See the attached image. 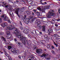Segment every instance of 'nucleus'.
I'll return each instance as SVG.
<instances>
[{"label": "nucleus", "instance_id": "obj_1", "mask_svg": "<svg viewBox=\"0 0 60 60\" xmlns=\"http://www.w3.org/2000/svg\"><path fill=\"white\" fill-rule=\"evenodd\" d=\"M15 28L16 30L15 31V32H13V34H15L18 38H20L21 40L22 41L23 43L25 44L26 43V42L25 41H27V40H26V37H23V35H20V31L19 30H18L17 28Z\"/></svg>", "mask_w": 60, "mask_h": 60}, {"label": "nucleus", "instance_id": "obj_2", "mask_svg": "<svg viewBox=\"0 0 60 60\" xmlns=\"http://www.w3.org/2000/svg\"><path fill=\"white\" fill-rule=\"evenodd\" d=\"M15 10H16V11H15V13H16V14H17L18 16L19 17V18H20L19 17V15H18L19 14V11L20 12H22L23 11V9L22 8H18L17 9H15Z\"/></svg>", "mask_w": 60, "mask_h": 60}, {"label": "nucleus", "instance_id": "obj_3", "mask_svg": "<svg viewBox=\"0 0 60 60\" xmlns=\"http://www.w3.org/2000/svg\"><path fill=\"white\" fill-rule=\"evenodd\" d=\"M54 15V13L51 12H49L47 14L46 16L48 18H50V16H52Z\"/></svg>", "mask_w": 60, "mask_h": 60}, {"label": "nucleus", "instance_id": "obj_4", "mask_svg": "<svg viewBox=\"0 0 60 60\" xmlns=\"http://www.w3.org/2000/svg\"><path fill=\"white\" fill-rule=\"evenodd\" d=\"M11 33H10V32L8 31H7L6 32V34L7 35H8V36L7 37V38L8 39H9L11 38V36H9V35H10Z\"/></svg>", "mask_w": 60, "mask_h": 60}, {"label": "nucleus", "instance_id": "obj_5", "mask_svg": "<svg viewBox=\"0 0 60 60\" xmlns=\"http://www.w3.org/2000/svg\"><path fill=\"white\" fill-rule=\"evenodd\" d=\"M48 56V54H43L41 56V57H45V58L46 59H47V60H49L50 59V58L49 57H48V58H46V56Z\"/></svg>", "mask_w": 60, "mask_h": 60}, {"label": "nucleus", "instance_id": "obj_6", "mask_svg": "<svg viewBox=\"0 0 60 60\" xmlns=\"http://www.w3.org/2000/svg\"><path fill=\"white\" fill-rule=\"evenodd\" d=\"M7 28L9 30H11L14 29V28L12 27V26L11 24L9 25V26L7 27Z\"/></svg>", "mask_w": 60, "mask_h": 60}, {"label": "nucleus", "instance_id": "obj_7", "mask_svg": "<svg viewBox=\"0 0 60 60\" xmlns=\"http://www.w3.org/2000/svg\"><path fill=\"white\" fill-rule=\"evenodd\" d=\"M5 18H4V20H5V21H7V20H8V22H9V23H11V21H10V19H8V18L7 17V16L6 15H5Z\"/></svg>", "mask_w": 60, "mask_h": 60}, {"label": "nucleus", "instance_id": "obj_8", "mask_svg": "<svg viewBox=\"0 0 60 60\" xmlns=\"http://www.w3.org/2000/svg\"><path fill=\"white\" fill-rule=\"evenodd\" d=\"M41 52H42V50L41 49H37L36 51V52L37 53H39Z\"/></svg>", "mask_w": 60, "mask_h": 60}, {"label": "nucleus", "instance_id": "obj_9", "mask_svg": "<svg viewBox=\"0 0 60 60\" xmlns=\"http://www.w3.org/2000/svg\"><path fill=\"white\" fill-rule=\"evenodd\" d=\"M7 23H2L1 24V26H2L3 27H4L5 26H7Z\"/></svg>", "mask_w": 60, "mask_h": 60}, {"label": "nucleus", "instance_id": "obj_10", "mask_svg": "<svg viewBox=\"0 0 60 60\" xmlns=\"http://www.w3.org/2000/svg\"><path fill=\"white\" fill-rule=\"evenodd\" d=\"M37 9L38 10H39L40 11H42L43 12H44V10L42 8L41 9L40 8V7H39Z\"/></svg>", "mask_w": 60, "mask_h": 60}, {"label": "nucleus", "instance_id": "obj_11", "mask_svg": "<svg viewBox=\"0 0 60 60\" xmlns=\"http://www.w3.org/2000/svg\"><path fill=\"white\" fill-rule=\"evenodd\" d=\"M45 41H49V39H48V36L47 35H45Z\"/></svg>", "mask_w": 60, "mask_h": 60}, {"label": "nucleus", "instance_id": "obj_12", "mask_svg": "<svg viewBox=\"0 0 60 60\" xmlns=\"http://www.w3.org/2000/svg\"><path fill=\"white\" fill-rule=\"evenodd\" d=\"M52 32V30L51 29H49L48 30V32L49 34H50Z\"/></svg>", "mask_w": 60, "mask_h": 60}, {"label": "nucleus", "instance_id": "obj_13", "mask_svg": "<svg viewBox=\"0 0 60 60\" xmlns=\"http://www.w3.org/2000/svg\"><path fill=\"white\" fill-rule=\"evenodd\" d=\"M45 9H49L50 8L49 6H45L44 7Z\"/></svg>", "mask_w": 60, "mask_h": 60}, {"label": "nucleus", "instance_id": "obj_14", "mask_svg": "<svg viewBox=\"0 0 60 60\" xmlns=\"http://www.w3.org/2000/svg\"><path fill=\"white\" fill-rule=\"evenodd\" d=\"M35 22L36 23H38L39 24L40 23V20L38 19L37 20L35 21Z\"/></svg>", "mask_w": 60, "mask_h": 60}, {"label": "nucleus", "instance_id": "obj_15", "mask_svg": "<svg viewBox=\"0 0 60 60\" xmlns=\"http://www.w3.org/2000/svg\"><path fill=\"white\" fill-rule=\"evenodd\" d=\"M11 52H13L14 54H15V51H14V48H12L11 49Z\"/></svg>", "mask_w": 60, "mask_h": 60}, {"label": "nucleus", "instance_id": "obj_16", "mask_svg": "<svg viewBox=\"0 0 60 60\" xmlns=\"http://www.w3.org/2000/svg\"><path fill=\"white\" fill-rule=\"evenodd\" d=\"M42 30L43 31H45V26H42Z\"/></svg>", "mask_w": 60, "mask_h": 60}, {"label": "nucleus", "instance_id": "obj_17", "mask_svg": "<svg viewBox=\"0 0 60 60\" xmlns=\"http://www.w3.org/2000/svg\"><path fill=\"white\" fill-rule=\"evenodd\" d=\"M27 30H28L27 29H25L23 31L24 33H25L26 34V33L27 32Z\"/></svg>", "mask_w": 60, "mask_h": 60}, {"label": "nucleus", "instance_id": "obj_18", "mask_svg": "<svg viewBox=\"0 0 60 60\" xmlns=\"http://www.w3.org/2000/svg\"><path fill=\"white\" fill-rule=\"evenodd\" d=\"M15 54H14V55H16L18 53H19V51L18 50H16L15 51Z\"/></svg>", "mask_w": 60, "mask_h": 60}, {"label": "nucleus", "instance_id": "obj_19", "mask_svg": "<svg viewBox=\"0 0 60 60\" xmlns=\"http://www.w3.org/2000/svg\"><path fill=\"white\" fill-rule=\"evenodd\" d=\"M6 4H7V3H6L4 4V5H5V7H6V8H7L8 9H9L8 8V7H9V6H8V5L6 6Z\"/></svg>", "mask_w": 60, "mask_h": 60}, {"label": "nucleus", "instance_id": "obj_20", "mask_svg": "<svg viewBox=\"0 0 60 60\" xmlns=\"http://www.w3.org/2000/svg\"><path fill=\"white\" fill-rule=\"evenodd\" d=\"M5 16H6V15H1V17L2 18V19H3L4 18V17H5Z\"/></svg>", "mask_w": 60, "mask_h": 60}, {"label": "nucleus", "instance_id": "obj_21", "mask_svg": "<svg viewBox=\"0 0 60 60\" xmlns=\"http://www.w3.org/2000/svg\"><path fill=\"white\" fill-rule=\"evenodd\" d=\"M1 39H3V40H4V41H6V40H5V38H4V37H3V36H1Z\"/></svg>", "mask_w": 60, "mask_h": 60}, {"label": "nucleus", "instance_id": "obj_22", "mask_svg": "<svg viewBox=\"0 0 60 60\" xmlns=\"http://www.w3.org/2000/svg\"><path fill=\"white\" fill-rule=\"evenodd\" d=\"M26 12L28 15H30V12H29L28 11H26Z\"/></svg>", "mask_w": 60, "mask_h": 60}, {"label": "nucleus", "instance_id": "obj_23", "mask_svg": "<svg viewBox=\"0 0 60 60\" xmlns=\"http://www.w3.org/2000/svg\"><path fill=\"white\" fill-rule=\"evenodd\" d=\"M42 1V0H41L40 1V3H41V4H42V5H44V3H42V2H41Z\"/></svg>", "mask_w": 60, "mask_h": 60}, {"label": "nucleus", "instance_id": "obj_24", "mask_svg": "<svg viewBox=\"0 0 60 60\" xmlns=\"http://www.w3.org/2000/svg\"><path fill=\"white\" fill-rule=\"evenodd\" d=\"M51 52L53 55H55V54H56V53H55V52L53 50H52L51 51Z\"/></svg>", "mask_w": 60, "mask_h": 60}, {"label": "nucleus", "instance_id": "obj_25", "mask_svg": "<svg viewBox=\"0 0 60 60\" xmlns=\"http://www.w3.org/2000/svg\"><path fill=\"white\" fill-rule=\"evenodd\" d=\"M37 14L39 16H40V14H41V13L39 12H37Z\"/></svg>", "mask_w": 60, "mask_h": 60}, {"label": "nucleus", "instance_id": "obj_26", "mask_svg": "<svg viewBox=\"0 0 60 60\" xmlns=\"http://www.w3.org/2000/svg\"><path fill=\"white\" fill-rule=\"evenodd\" d=\"M8 48L9 49H11V46H8Z\"/></svg>", "mask_w": 60, "mask_h": 60}, {"label": "nucleus", "instance_id": "obj_27", "mask_svg": "<svg viewBox=\"0 0 60 60\" xmlns=\"http://www.w3.org/2000/svg\"><path fill=\"white\" fill-rule=\"evenodd\" d=\"M53 41V42H54V44L55 45H56V46H57V44H56L55 43V42H54V41L53 40H52Z\"/></svg>", "mask_w": 60, "mask_h": 60}, {"label": "nucleus", "instance_id": "obj_28", "mask_svg": "<svg viewBox=\"0 0 60 60\" xmlns=\"http://www.w3.org/2000/svg\"><path fill=\"white\" fill-rule=\"evenodd\" d=\"M16 44L17 45L19 44V45H20L21 44V43H19V42H17L16 43Z\"/></svg>", "mask_w": 60, "mask_h": 60}, {"label": "nucleus", "instance_id": "obj_29", "mask_svg": "<svg viewBox=\"0 0 60 60\" xmlns=\"http://www.w3.org/2000/svg\"><path fill=\"white\" fill-rule=\"evenodd\" d=\"M8 57L9 58V60H12V59H11V58L10 56H8Z\"/></svg>", "mask_w": 60, "mask_h": 60}, {"label": "nucleus", "instance_id": "obj_30", "mask_svg": "<svg viewBox=\"0 0 60 60\" xmlns=\"http://www.w3.org/2000/svg\"><path fill=\"white\" fill-rule=\"evenodd\" d=\"M52 21H56V19L55 18H53L52 20Z\"/></svg>", "mask_w": 60, "mask_h": 60}, {"label": "nucleus", "instance_id": "obj_31", "mask_svg": "<svg viewBox=\"0 0 60 60\" xmlns=\"http://www.w3.org/2000/svg\"><path fill=\"white\" fill-rule=\"evenodd\" d=\"M29 22H30V21H29V20H28L27 21H26V24H28Z\"/></svg>", "mask_w": 60, "mask_h": 60}, {"label": "nucleus", "instance_id": "obj_32", "mask_svg": "<svg viewBox=\"0 0 60 60\" xmlns=\"http://www.w3.org/2000/svg\"><path fill=\"white\" fill-rule=\"evenodd\" d=\"M34 20H35V19H32V20L31 21V22H33V21H34Z\"/></svg>", "mask_w": 60, "mask_h": 60}, {"label": "nucleus", "instance_id": "obj_33", "mask_svg": "<svg viewBox=\"0 0 60 60\" xmlns=\"http://www.w3.org/2000/svg\"><path fill=\"white\" fill-rule=\"evenodd\" d=\"M19 57L20 59H21V56L20 55L19 56Z\"/></svg>", "mask_w": 60, "mask_h": 60}, {"label": "nucleus", "instance_id": "obj_34", "mask_svg": "<svg viewBox=\"0 0 60 60\" xmlns=\"http://www.w3.org/2000/svg\"><path fill=\"white\" fill-rule=\"evenodd\" d=\"M21 29L22 30H24V28L22 27H21Z\"/></svg>", "mask_w": 60, "mask_h": 60}, {"label": "nucleus", "instance_id": "obj_35", "mask_svg": "<svg viewBox=\"0 0 60 60\" xmlns=\"http://www.w3.org/2000/svg\"><path fill=\"white\" fill-rule=\"evenodd\" d=\"M55 25L56 26H58V25L56 24H55Z\"/></svg>", "mask_w": 60, "mask_h": 60}, {"label": "nucleus", "instance_id": "obj_36", "mask_svg": "<svg viewBox=\"0 0 60 60\" xmlns=\"http://www.w3.org/2000/svg\"><path fill=\"white\" fill-rule=\"evenodd\" d=\"M58 12H59V13H60V9H59Z\"/></svg>", "mask_w": 60, "mask_h": 60}, {"label": "nucleus", "instance_id": "obj_37", "mask_svg": "<svg viewBox=\"0 0 60 60\" xmlns=\"http://www.w3.org/2000/svg\"><path fill=\"white\" fill-rule=\"evenodd\" d=\"M54 46H52V49H54Z\"/></svg>", "mask_w": 60, "mask_h": 60}, {"label": "nucleus", "instance_id": "obj_38", "mask_svg": "<svg viewBox=\"0 0 60 60\" xmlns=\"http://www.w3.org/2000/svg\"><path fill=\"white\" fill-rule=\"evenodd\" d=\"M25 56H26V55H25V56H24V57L23 58V56H22V58H23V59L25 58Z\"/></svg>", "mask_w": 60, "mask_h": 60}, {"label": "nucleus", "instance_id": "obj_39", "mask_svg": "<svg viewBox=\"0 0 60 60\" xmlns=\"http://www.w3.org/2000/svg\"><path fill=\"white\" fill-rule=\"evenodd\" d=\"M56 34H55L53 36L54 37H56Z\"/></svg>", "mask_w": 60, "mask_h": 60}, {"label": "nucleus", "instance_id": "obj_40", "mask_svg": "<svg viewBox=\"0 0 60 60\" xmlns=\"http://www.w3.org/2000/svg\"><path fill=\"white\" fill-rule=\"evenodd\" d=\"M30 17V18L31 19H33V16H31Z\"/></svg>", "mask_w": 60, "mask_h": 60}, {"label": "nucleus", "instance_id": "obj_41", "mask_svg": "<svg viewBox=\"0 0 60 60\" xmlns=\"http://www.w3.org/2000/svg\"><path fill=\"white\" fill-rule=\"evenodd\" d=\"M54 29H55V30H57V28H56V27H55L54 28Z\"/></svg>", "mask_w": 60, "mask_h": 60}, {"label": "nucleus", "instance_id": "obj_42", "mask_svg": "<svg viewBox=\"0 0 60 60\" xmlns=\"http://www.w3.org/2000/svg\"><path fill=\"white\" fill-rule=\"evenodd\" d=\"M5 55H6V56H7L8 55V54L7 53H6Z\"/></svg>", "mask_w": 60, "mask_h": 60}, {"label": "nucleus", "instance_id": "obj_43", "mask_svg": "<svg viewBox=\"0 0 60 60\" xmlns=\"http://www.w3.org/2000/svg\"><path fill=\"white\" fill-rule=\"evenodd\" d=\"M10 14L11 15H13V13H12V15L11 14V12H10Z\"/></svg>", "mask_w": 60, "mask_h": 60}, {"label": "nucleus", "instance_id": "obj_44", "mask_svg": "<svg viewBox=\"0 0 60 60\" xmlns=\"http://www.w3.org/2000/svg\"><path fill=\"white\" fill-rule=\"evenodd\" d=\"M14 40H15V41H17V39H15Z\"/></svg>", "mask_w": 60, "mask_h": 60}, {"label": "nucleus", "instance_id": "obj_45", "mask_svg": "<svg viewBox=\"0 0 60 60\" xmlns=\"http://www.w3.org/2000/svg\"><path fill=\"white\" fill-rule=\"evenodd\" d=\"M25 18H26V15H25L24 17V19H25Z\"/></svg>", "mask_w": 60, "mask_h": 60}, {"label": "nucleus", "instance_id": "obj_46", "mask_svg": "<svg viewBox=\"0 0 60 60\" xmlns=\"http://www.w3.org/2000/svg\"><path fill=\"white\" fill-rule=\"evenodd\" d=\"M42 34V33H41V32H39V34Z\"/></svg>", "mask_w": 60, "mask_h": 60}, {"label": "nucleus", "instance_id": "obj_47", "mask_svg": "<svg viewBox=\"0 0 60 60\" xmlns=\"http://www.w3.org/2000/svg\"><path fill=\"white\" fill-rule=\"evenodd\" d=\"M20 24L21 25H22V23H21V22H20Z\"/></svg>", "mask_w": 60, "mask_h": 60}, {"label": "nucleus", "instance_id": "obj_48", "mask_svg": "<svg viewBox=\"0 0 60 60\" xmlns=\"http://www.w3.org/2000/svg\"><path fill=\"white\" fill-rule=\"evenodd\" d=\"M1 21H2V19H1V18H0V22Z\"/></svg>", "mask_w": 60, "mask_h": 60}, {"label": "nucleus", "instance_id": "obj_49", "mask_svg": "<svg viewBox=\"0 0 60 60\" xmlns=\"http://www.w3.org/2000/svg\"><path fill=\"white\" fill-rule=\"evenodd\" d=\"M2 4H4V2H3Z\"/></svg>", "mask_w": 60, "mask_h": 60}, {"label": "nucleus", "instance_id": "obj_50", "mask_svg": "<svg viewBox=\"0 0 60 60\" xmlns=\"http://www.w3.org/2000/svg\"><path fill=\"white\" fill-rule=\"evenodd\" d=\"M59 50H60V46L59 48Z\"/></svg>", "mask_w": 60, "mask_h": 60}, {"label": "nucleus", "instance_id": "obj_51", "mask_svg": "<svg viewBox=\"0 0 60 60\" xmlns=\"http://www.w3.org/2000/svg\"><path fill=\"white\" fill-rule=\"evenodd\" d=\"M49 39H51V38H52L51 37H49Z\"/></svg>", "mask_w": 60, "mask_h": 60}, {"label": "nucleus", "instance_id": "obj_52", "mask_svg": "<svg viewBox=\"0 0 60 60\" xmlns=\"http://www.w3.org/2000/svg\"><path fill=\"white\" fill-rule=\"evenodd\" d=\"M34 32H35V34H36V31L35 30H34Z\"/></svg>", "mask_w": 60, "mask_h": 60}, {"label": "nucleus", "instance_id": "obj_53", "mask_svg": "<svg viewBox=\"0 0 60 60\" xmlns=\"http://www.w3.org/2000/svg\"><path fill=\"white\" fill-rule=\"evenodd\" d=\"M60 20V19H58V20H57V21H59V20Z\"/></svg>", "mask_w": 60, "mask_h": 60}, {"label": "nucleus", "instance_id": "obj_54", "mask_svg": "<svg viewBox=\"0 0 60 60\" xmlns=\"http://www.w3.org/2000/svg\"><path fill=\"white\" fill-rule=\"evenodd\" d=\"M51 23H52V24H53V22H51Z\"/></svg>", "mask_w": 60, "mask_h": 60}, {"label": "nucleus", "instance_id": "obj_55", "mask_svg": "<svg viewBox=\"0 0 60 60\" xmlns=\"http://www.w3.org/2000/svg\"><path fill=\"white\" fill-rule=\"evenodd\" d=\"M32 15H34V13H32Z\"/></svg>", "mask_w": 60, "mask_h": 60}, {"label": "nucleus", "instance_id": "obj_56", "mask_svg": "<svg viewBox=\"0 0 60 60\" xmlns=\"http://www.w3.org/2000/svg\"><path fill=\"white\" fill-rule=\"evenodd\" d=\"M59 38H58V39H60V37H59Z\"/></svg>", "mask_w": 60, "mask_h": 60}, {"label": "nucleus", "instance_id": "obj_57", "mask_svg": "<svg viewBox=\"0 0 60 60\" xmlns=\"http://www.w3.org/2000/svg\"><path fill=\"white\" fill-rule=\"evenodd\" d=\"M52 12H54V10H52Z\"/></svg>", "mask_w": 60, "mask_h": 60}, {"label": "nucleus", "instance_id": "obj_58", "mask_svg": "<svg viewBox=\"0 0 60 60\" xmlns=\"http://www.w3.org/2000/svg\"><path fill=\"white\" fill-rule=\"evenodd\" d=\"M45 4H47V3H46V2H45Z\"/></svg>", "mask_w": 60, "mask_h": 60}, {"label": "nucleus", "instance_id": "obj_59", "mask_svg": "<svg viewBox=\"0 0 60 60\" xmlns=\"http://www.w3.org/2000/svg\"><path fill=\"white\" fill-rule=\"evenodd\" d=\"M32 60L31 59H29V60Z\"/></svg>", "mask_w": 60, "mask_h": 60}, {"label": "nucleus", "instance_id": "obj_60", "mask_svg": "<svg viewBox=\"0 0 60 60\" xmlns=\"http://www.w3.org/2000/svg\"><path fill=\"white\" fill-rule=\"evenodd\" d=\"M28 19V18H27V19H26V20H27V19Z\"/></svg>", "mask_w": 60, "mask_h": 60}, {"label": "nucleus", "instance_id": "obj_61", "mask_svg": "<svg viewBox=\"0 0 60 60\" xmlns=\"http://www.w3.org/2000/svg\"><path fill=\"white\" fill-rule=\"evenodd\" d=\"M44 50L45 51H46V49H44Z\"/></svg>", "mask_w": 60, "mask_h": 60}, {"label": "nucleus", "instance_id": "obj_62", "mask_svg": "<svg viewBox=\"0 0 60 60\" xmlns=\"http://www.w3.org/2000/svg\"><path fill=\"white\" fill-rule=\"evenodd\" d=\"M0 12H1V10H0Z\"/></svg>", "mask_w": 60, "mask_h": 60}, {"label": "nucleus", "instance_id": "obj_63", "mask_svg": "<svg viewBox=\"0 0 60 60\" xmlns=\"http://www.w3.org/2000/svg\"><path fill=\"white\" fill-rule=\"evenodd\" d=\"M41 27V26H39V27Z\"/></svg>", "mask_w": 60, "mask_h": 60}, {"label": "nucleus", "instance_id": "obj_64", "mask_svg": "<svg viewBox=\"0 0 60 60\" xmlns=\"http://www.w3.org/2000/svg\"><path fill=\"white\" fill-rule=\"evenodd\" d=\"M27 44H28V42L27 43Z\"/></svg>", "mask_w": 60, "mask_h": 60}]
</instances>
